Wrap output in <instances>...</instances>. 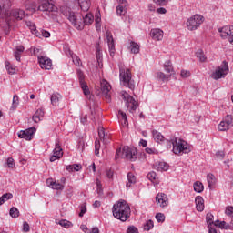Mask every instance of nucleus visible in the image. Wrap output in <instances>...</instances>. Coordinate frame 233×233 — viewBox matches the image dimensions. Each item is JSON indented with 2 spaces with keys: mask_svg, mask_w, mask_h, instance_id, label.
Listing matches in <instances>:
<instances>
[{
  "mask_svg": "<svg viewBox=\"0 0 233 233\" xmlns=\"http://www.w3.org/2000/svg\"><path fill=\"white\" fill-rule=\"evenodd\" d=\"M150 35L153 39H156L157 41H161V39H163V30L152 29L150 32Z\"/></svg>",
  "mask_w": 233,
  "mask_h": 233,
  "instance_id": "nucleus-25",
  "label": "nucleus"
},
{
  "mask_svg": "<svg viewBox=\"0 0 233 233\" xmlns=\"http://www.w3.org/2000/svg\"><path fill=\"white\" fill-rule=\"evenodd\" d=\"M17 106H19V96H17V95H15L13 96V103H12L10 110H13V111L16 110Z\"/></svg>",
  "mask_w": 233,
  "mask_h": 233,
  "instance_id": "nucleus-35",
  "label": "nucleus"
},
{
  "mask_svg": "<svg viewBox=\"0 0 233 233\" xmlns=\"http://www.w3.org/2000/svg\"><path fill=\"white\" fill-rule=\"evenodd\" d=\"M35 115L41 118L43 117V116H45V112L43 111V109H37Z\"/></svg>",
  "mask_w": 233,
  "mask_h": 233,
  "instance_id": "nucleus-61",
  "label": "nucleus"
},
{
  "mask_svg": "<svg viewBox=\"0 0 233 233\" xmlns=\"http://www.w3.org/2000/svg\"><path fill=\"white\" fill-rule=\"evenodd\" d=\"M77 3L82 10V12H88L90 10V0H77Z\"/></svg>",
  "mask_w": 233,
  "mask_h": 233,
  "instance_id": "nucleus-26",
  "label": "nucleus"
},
{
  "mask_svg": "<svg viewBox=\"0 0 233 233\" xmlns=\"http://www.w3.org/2000/svg\"><path fill=\"white\" fill-rule=\"evenodd\" d=\"M153 3H156L160 6H166V5H168V0H153Z\"/></svg>",
  "mask_w": 233,
  "mask_h": 233,
  "instance_id": "nucleus-51",
  "label": "nucleus"
},
{
  "mask_svg": "<svg viewBox=\"0 0 233 233\" xmlns=\"http://www.w3.org/2000/svg\"><path fill=\"white\" fill-rule=\"evenodd\" d=\"M195 203L198 212H203V210H205V200L203 199V197H196Z\"/></svg>",
  "mask_w": 233,
  "mask_h": 233,
  "instance_id": "nucleus-22",
  "label": "nucleus"
},
{
  "mask_svg": "<svg viewBox=\"0 0 233 233\" xmlns=\"http://www.w3.org/2000/svg\"><path fill=\"white\" fill-rule=\"evenodd\" d=\"M51 104L53 105V106H57V105H59V99H61V95L59 94H53L51 96Z\"/></svg>",
  "mask_w": 233,
  "mask_h": 233,
  "instance_id": "nucleus-31",
  "label": "nucleus"
},
{
  "mask_svg": "<svg viewBox=\"0 0 233 233\" xmlns=\"http://www.w3.org/2000/svg\"><path fill=\"white\" fill-rule=\"evenodd\" d=\"M216 156H217V158L218 159H224V157H225V152H223V151H218V152H217L216 153Z\"/></svg>",
  "mask_w": 233,
  "mask_h": 233,
  "instance_id": "nucleus-56",
  "label": "nucleus"
},
{
  "mask_svg": "<svg viewBox=\"0 0 233 233\" xmlns=\"http://www.w3.org/2000/svg\"><path fill=\"white\" fill-rule=\"evenodd\" d=\"M127 233H139V230L135 226H129L127 229Z\"/></svg>",
  "mask_w": 233,
  "mask_h": 233,
  "instance_id": "nucleus-50",
  "label": "nucleus"
},
{
  "mask_svg": "<svg viewBox=\"0 0 233 233\" xmlns=\"http://www.w3.org/2000/svg\"><path fill=\"white\" fill-rule=\"evenodd\" d=\"M172 152L175 154H188L190 152V147H188V144L177 137H173L171 141L167 142V148H172Z\"/></svg>",
  "mask_w": 233,
  "mask_h": 233,
  "instance_id": "nucleus-3",
  "label": "nucleus"
},
{
  "mask_svg": "<svg viewBox=\"0 0 233 233\" xmlns=\"http://www.w3.org/2000/svg\"><path fill=\"white\" fill-rule=\"evenodd\" d=\"M25 10H27L28 12H31L32 14L37 12V3H35V1L32 0H27L25 3Z\"/></svg>",
  "mask_w": 233,
  "mask_h": 233,
  "instance_id": "nucleus-20",
  "label": "nucleus"
},
{
  "mask_svg": "<svg viewBox=\"0 0 233 233\" xmlns=\"http://www.w3.org/2000/svg\"><path fill=\"white\" fill-rule=\"evenodd\" d=\"M205 18L201 15H195L187 21V29L190 31L198 30L201 26Z\"/></svg>",
  "mask_w": 233,
  "mask_h": 233,
  "instance_id": "nucleus-7",
  "label": "nucleus"
},
{
  "mask_svg": "<svg viewBox=\"0 0 233 233\" xmlns=\"http://www.w3.org/2000/svg\"><path fill=\"white\" fill-rule=\"evenodd\" d=\"M152 228H154V221H152V220H147V221L144 224V230H147V232H148V230H152Z\"/></svg>",
  "mask_w": 233,
  "mask_h": 233,
  "instance_id": "nucleus-42",
  "label": "nucleus"
},
{
  "mask_svg": "<svg viewBox=\"0 0 233 233\" xmlns=\"http://www.w3.org/2000/svg\"><path fill=\"white\" fill-rule=\"evenodd\" d=\"M77 76H78V81L80 83V86L84 92V95L86 96V99H89V101H92V99H94V95L90 94V89H88V86L85 83V75L83 74V71L78 70Z\"/></svg>",
  "mask_w": 233,
  "mask_h": 233,
  "instance_id": "nucleus-10",
  "label": "nucleus"
},
{
  "mask_svg": "<svg viewBox=\"0 0 233 233\" xmlns=\"http://www.w3.org/2000/svg\"><path fill=\"white\" fill-rule=\"evenodd\" d=\"M119 77L120 83L123 86L129 88V90H134V88H136V83L134 82V79H132V72H130V69L125 70V68L120 67Z\"/></svg>",
  "mask_w": 233,
  "mask_h": 233,
  "instance_id": "nucleus-6",
  "label": "nucleus"
},
{
  "mask_svg": "<svg viewBox=\"0 0 233 233\" xmlns=\"http://www.w3.org/2000/svg\"><path fill=\"white\" fill-rule=\"evenodd\" d=\"M63 157V148H61V145L59 143L56 144V147L53 150V156L50 157L51 163L56 161V159H61Z\"/></svg>",
  "mask_w": 233,
  "mask_h": 233,
  "instance_id": "nucleus-17",
  "label": "nucleus"
},
{
  "mask_svg": "<svg viewBox=\"0 0 233 233\" xmlns=\"http://www.w3.org/2000/svg\"><path fill=\"white\" fill-rule=\"evenodd\" d=\"M21 54H23V53H19L18 51H15L14 56L15 57L16 61H21Z\"/></svg>",
  "mask_w": 233,
  "mask_h": 233,
  "instance_id": "nucleus-62",
  "label": "nucleus"
},
{
  "mask_svg": "<svg viewBox=\"0 0 233 233\" xmlns=\"http://www.w3.org/2000/svg\"><path fill=\"white\" fill-rule=\"evenodd\" d=\"M164 68L167 74L174 72V67H172V62H170V60L165 62Z\"/></svg>",
  "mask_w": 233,
  "mask_h": 233,
  "instance_id": "nucleus-36",
  "label": "nucleus"
},
{
  "mask_svg": "<svg viewBox=\"0 0 233 233\" xmlns=\"http://www.w3.org/2000/svg\"><path fill=\"white\" fill-rule=\"evenodd\" d=\"M214 226L224 230H233V222H231V224H228L226 221L216 220Z\"/></svg>",
  "mask_w": 233,
  "mask_h": 233,
  "instance_id": "nucleus-21",
  "label": "nucleus"
},
{
  "mask_svg": "<svg viewBox=\"0 0 233 233\" xmlns=\"http://www.w3.org/2000/svg\"><path fill=\"white\" fill-rule=\"evenodd\" d=\"M155 218L157 223H163V221H165V214L163 213H157Z\"/></svg>",
  "mask_w": 233,
  "mask_h": 233,
  "instance_id": "nucleus-45",
  "label": "nucleus"
},
{
  "mask_svg": "<svg viewBox=\"0 0 233 233\" xmlns=\"http://www.w3.org/2000/svg\"><path fill=\"white\" fill-rule=\"evenodd\" d=\"M60 12L67 17V19L72 23L73 26L76 28V30H83L85 28V25L81 23L80 20L77 19V16H76V13L72 12V9L66 5H63L60 7Z\"/></svg>",
  "mask_w": 233,
  "mask_h": 233,
  "instance_id": "nucleus-5",
  "label": "nucleus"
},
{
  "mask_svg": "<svg viewBox=\"0 0 233 233\" xmlns=\"http://www.w3.org/2000/svg\"><path fill=\"white\" fill-rule=\"evenodd\" d=\"M157 79H160V81L167 82L168 79H170V75H165L163 72H159L157 74Z\"/></svg>",
  "mask_w": 233,
  "mask_h": 233,
  "instance_id": "nucleus-38",
  "label": "nucleus"
},
{
  "mask_svg": "<svg viewBox=\"0 0 233 233\" xmlns=\"http://www.w3.org/2000/svg\"><path fill=\"white\" fill-rule=\"evenodd\" d=\"M156 201L159 204L161 208H165V207L168 206V198L165 193H158L156 197Z\"/></svg>",
  "mask_w": 233,
  "mask_h": 233,
  "instance_id": "nucleus-18",
  "label": "nucleus"
},
{
  "mask_svg": "<svg viewBox=\"0 0 233 233\" xmlns=\"http://www.w3.org/2000/svg\"><path fill=\"white\" fill-rule=\"evenodd\" d=\"M122 97L124 101H126V105L127 108H129V112L134 114V112L137 110V102L136 101V98L128 95L126 91L122 92Z\"/></svg>",
  "mask_w": 233,
  "mask_h": 233,
  "instance_id": "nucleus-9",
  "label": "nucleus"
},
{
  "mask_svg": "<svg viewBox=\"0 0 233 233\" xmlns=\"http://www.w3.org/2000/svg\"><path fill=\"white\" fill-rule=\"evenodd\" d=\"M72 59H73V63H74V65H76V66H81V59L79 58V56H72Z\"/></svg>",
  "mask_w": 233,
  "mask_h": 233,
  "instance_id": "nucleus-48",
  "label": "nucleus"
},
{
  "mask_svg": "<svg viewBox=\"0 0 233 233\" xmlns=\"http://www.w3.org/2000/svg\"><path fill=\"white\" fill-rule=\"evenodd\" d=\"M100 90L103 96H105L106 99H110V90H112V86L108 81L104 79L100 82Z\"/></svg>",
  "mask_w": 233,
  "mask_h": 233,
  "instance_id": "nucleus-14",
  "label": "nucleus"
},
{
  "mask_svg": "<svg viewBox=\"0 0 233 233\" xmlns=\"http://www.w3.org/2000/svg\"><path fill=\"white\" fill-rule=\"evenodd\" d=\"M194 190L195 192H198V194H201L204 190L203 183L197 181L194 183Z\"/></svg>",
  "mask_w": 233,
  "mask_h": 233,
  "instance_id": "nucleus-33",
  "label": "nucleus"
},
{
  "mask_svg": "<svg viewBox=\"0 0 233 233\" xmlns=\"http://www.w3.org/2000/svg\"><path fill=\"white\" fill-rule=\"evenodd\" d=\"M227 72H228V62L223 61L222 65L216 69L211 77L218 81V79L225 77V76H227Z\"/></svg>",
  "mask_w": 233,
  "mask_h": 233,
  "instance_id": "nucleus-11",
  "label": "nucleus"
},
{
  "mask_svg": "<svg viewBox=\"0 0 233 233\" xmlns=\"http://www.w3.org/2000/svg\"><path fill=\"white\" fill-rule=\"evenodd\" d=\"M231 127H233L232 115H227L218 124V128L220 132H227V130H230Z\"/></svg>",
  "mask_w": 233,
  "mask_h": 233,
  "instance_id": "nucleus-12",
  "label": "nucleus"
},
{
  "mask_svg": "<svg viewBox=\"0 0 233 233\" xmlns=\"http://www.w3.org/2000/svg\"><path fill=\"white\" fill-rule=\"evenodd\" d=\"M180 74L182 77H190V71L182 70Z\"/></svg>",
  "mask_w": 233,
  "mask_h": 233,
  "instance_id": "nucleus-60",
  "label": "nucleus"
},
{
  "mask_svg": "<svg viewBox=\"0 0 233 233\" xmlns=\"http://www.w3.org/2000/svg\"><path fill=\"white\" fill-rule=\"evenodd\" d=\"M23 230L24 232H30V225L28 224V222H24Z\"/></svg>",
  "mask_w": 233,
  "mask_h": 233,
  "instance_id": "nucleus-55",
  "label": "nucleus"
},
{
  "mask_svg": "<svg viewBox=\"0 0 233 233\" xmlns=\"http://www.w3.org/2000/svg\"><path fill=\"white\" fill-rule=\"evenodd\" d=\"M46 185L51 187V188L54 190H63V188H65V186H63L61 183L54 181L52 178L46 180Z\"/></svg>",
  "mask_w": 233,
  "mask_h": 233,
  "instance_id": "nucleus-24",
  "label": "nucleus"
},
{
  "mask_svg": "<svg viewBox=\"0 0 233 233\" xmlns=\"http://www.w3.org/2000/svg\"><path fill=\"white\" fill-rule=\"evenodd\" d=\"M37 10L40 12H58L59 9L54 3L49 2L48 0H38Z\"/></svg>",
  "mask_w": 233,
  "mask_h": 233,
  "instance_id": "nucleus-8",
  "label": "nucleus"
},
{
  "mask_svg": "<svg viewBox=\"0 0 233 233\" xmlns=\"http://www.w3.org/2000/svg\"><path fill=\"white\" fill-rule=\"evenodd\" d=\"M25 15L26 14L23 9L15 8L10 11V8H7L6 16L0 17V19H4L5 22V25L3 27L5 35H8L10 34V26H12V21H23Z\"/></svg>",
  "mask_w": 233,
  "mask_h": 233,
  "instance_id": "nucleus-1",
  "label": "nucleus"
},
{
  "mask_svg": "<svg viewBox=\"0 0 233 233\" xmlns=\"http://www.w3.org/2000/svg\"><path fill=\"white\" fill-rule=\"evenodd\" d=\"M128 183L126 184L127 188H130L136 183V176L132 172L127 173Z\"/></svg>",
  "mask_w": 233,
  "mask_h": 233,
  "instance_id": "nucleus-29",
  "label": "nucleus"
},
{
  "mask_svg": "<svg viewBox=\"0 0 233 233\" xmlns=\"http://www.w3.org/2000/svg\"><path fill=\"white\" fill-rule=\"evenodd\" d=\"M16 52H19L20 54H23L25 52V46H16Z\"/></svg>",
  "mask_w": 233,
  "mask_h": 233,
  "instance_id": "nucleus-63",
  "label": "nucleus"
},
{
  "mask_svg": "<svg viewBox=\"0 0 233 233\" xmlns=\"http://www.w3.org/2000/svg\"><path fill=\"white\" fill-rule=\"evenodd\" d=\"M153 168L158 172H167L168 170V164L167 162H157L153 165Z\"/></svg>",
  "mask_w": 233,
  "mask_h": 233,
  "instance_id": "nucleus-23",
  "label": "nucleus"
},
{
  "mask_svg": "<svg viewBox=\"0 0 233 233\" xmlns=\"http://www.w3.org/2000/svg\"><path fill=\"white\" fill-rule=\"evenodd\" d=\"M207 181L209 190H212V188H214V185H216V177L212 174H208Z\"/></svg>",
  "mask_w": 233,
  "mask_h": 233,
  "instance_id": "nucleus-28",
  "label": "nucleus"
},
{
  "mask_svg": "<svg viewBox=\"0 0 233 233\" xmlns=\"http://www.w3.org/2000/svg\"><path fill=\"white\" fill-rule=\"evenodd\" d=\"M9 215L15 219V218H19V209H17L15 207L11 208L9 210Z\"/></svg>",
  "mask_w": 233,
  "mask_h": 233,
  "instance_id": "nucleus-37",
  "label": "nucleus"
},
{
  "mask_svg": "<svg viewBox=\"0 0 233 233\" xmlns=\"http://www.w3.org/2000/svg\"><path fill=\"white\" fill-rule=\"evenodd\" d=\"M84 25H92L94 23V15L90 13H87L85 16H83Z\"/></svg>",
  "mask_w": 233,
  "mask_h": 233,
  "instance_id": "nucleus-30",
  "label": "nucleus"
},
{
  "mask_svg": "<svg viewBox=\"0 0 233 233\" xmlns=\"http://www.w3.org/2000/svg\"><path fill=\"white\" fill-rule=\"evenodd\" d=\"M98 136H99L100 139L103 141V143H106V138H105V129L104 128L98 129Z\"/></svg>",
  "mask_w": 233,
  "mask_h": 233,
  "instance_id": "nucleus-46",
  "label": "nucleus"
},
{
  "mask_svg": "<svg viewBox=\"0 0 233 233\" xmlns=\"http://www.w3.org/2000/svg\"><path fill=\"white\" fill-rule=\"evenodd\" d=\"M206 221L208 227H212V225L216 223V221H214V215H212V213H208L206 216Z\"/></svg>",
  "mask_w": 233,
  "mask_h": 233,
  "instance_id": "nucleus-39",
  "label": "nucleus"
},
{
  "mask_svg": "<svg viewBox=\"0 0 233 233\" xmlns=\"http://www.w3.org/2000/svg\"><path fill=\"white\" fill-rule=\"evenodd\" d=\"M58 225H60L61 227H63L64 228H70V227H73L72 222L68 221V220H60L58 222Z\"/></svg>",
  "mask_w": 233,
  "mask_h": 233,
  "instance_id": "nucleus-41",
  "label": "nucleus"
},
{
  "mask_svg": "<svg viewBox=\"0 0 233 233\" xmlns=\"http://www.w3.org/2000/svg\"><path fill=\"white\" fill-rule=\"evenodd\" d=\"M225 212H226L227 216H230L232 218V216H233V207L232 206L227 207Z\"/></svg>",
  "mask_w": 233,
  "mask_h": 233,
  "instance_id": "nucleus-54",
  "label": "nucleus"
},
{
  "mask_svg": "<svg viewBox=\"0 0 233 233\" xmlns=\"http://www.w3.org/2000/svg\"><path fill=\"white\" fill-rule=\"evenodd\" d=\"M38 63L44 70H50L52 68V60L47 56H38Z\"/></svg>",
  "mask_w": 233,
  "mask_h": 233,
  "instance_id": "nucleus-16",
  "label": "nucleus"
},
{
  "mask_svg": "<svg viewBox=\"0 0 233 233\" xmlns=\"http://www.w3.org/2000/svg\"><path fill=\"white\" fill-rule=\"evenodd\" d=\"M2 200L4 201V203H6V201L12 199L14 198V195H12V193H5L4 195H2Z\"/></svg>",
  "mask_w": 233,
  "mask_h": 233,
  "instance_id": "nucleus-44",
  "label": "nucleus"
},
{
  "mask_svg": "<svg viewBox=\"0 0 233 233\" xmlns=\"http://www.w3.org/2000/svg\"><path fill=\"white\" fill-rule=\"evenodd\" d=\"M106 41L109 48V53L111 57H114V54H116V46L114 44V36H112V33L110 31L106 32Z\"/></svg>",
  "mask_w": 233,
  "mask_h": 233,
  "instance_id": "nucleus-15",
  "label": "nucleus"
},
{
  "mask_svg": "<svg viewBox=\"0 0 233 233\" xmlns=\"http://www.w3.org/2000/svg\"><path fill=\"white\" fill-rule=\"evenodd\" d=\"M35 35H36V37H40L42 35V37L48 38V37H50V32H48L46 30H41V33L35 32Z\"/></svg>",
  "mask_w": 233,
  "mask_h": 233,
  "instance_id": "nucleus-43",
  "label": "nucleus"
},
{
  "mask_svg": "<svg viewBox=\"0 0 233 233\" xmlns=\"http://www.w3.org/2000/svg\"><path fill=\"white\" fill-rule=\"evenodd\" d=\"M26 26H28V28H30L31 32H35V24L32 23L31 21H27L25 22Z\"/></svg>",
  "mask_w": 233,
  "mask_h": 233,
  "instance_id": "nucleus-49",
  "label": "nucleus"
},
{
  "mask_svg": "<svg viewBox=\"0 0 233 233\" xmlns=\"http://www.w3.org/2000/svg\"><path fill=\"white\" fill-rule=\"evenodd\" d=\"M33 121H34L35 123H39V121H41V118H40V116H38L37 115L34 114V115H33Z\"/></svg>",
  "mask_w": 233,
  "mask_h": 233,
  "instance_id": "nucleus-64",
  "label": "nucleus"
},
{
  "mask_svg": "<svg viewBox=\"0 0 233 233\" xmlns=\"http://www.w3.org/2000/svg\"><path fill=\"white\" fill-rule=\"evenodd\" d=\"M125 10V5H119L117 7H116V14L117 15H123V11Z\"/></svg>",
  "mask_w": 233,
  "mask_h": 233,
  "instance_id": "nucleus-53",
  "label": "nucleus"
},
{
  "mask_svg": "<svg viewBox=\"0 0 233 233\" xmlns=\"http://www.w3.org/2000/svg\"><path fill=\"white\" fill-rule=\"evenodd\" d=\"M73 168L75 172H79V170H81L83 167L81 166V164H73Z\"/></svg>",
  "mask_w": 233,
  "mask_h": 233,
  "instance_id": "nucleus-58",
  "label": "nucleus"
},
{
  "mask_svg": "<svg viewBox=\"0 0 233 233\" xmlns=\"http://www.w3.org/2000/svg\"><path fill=\"white\" fill-rule=\"evenodd\" d=\"M7 166L9 168H14V158L12 157L7 158Z\"/></svg>",
  "mask_w": 233,
  "mask_h": 233,
  "instance_id": "nucleus-59",
  "label": "nucleus"
},
{
  "mask_svg": "<svg viewBox=\"0 0 233 233\" xmlns=\"http://www.w3.org/2000/svg\"><path fill=\"white\" fill-rule=\"evenodd\" d=\"M118 114L121 116L122 119H124V125H127L128 123V118L127 117V113L123 111H118Z\"/></svg>",
  "mask_w": 233,
  "mask_h": 233,
  "instance_id": "nucleus-52",
  "label": "nucleus"
},
{
  "mask_svg": "<svg viewBox=\"0 0 233 233\" xmlns=\"http://www.w3.org/2000/svg\"><path fill=\"white\" fill-rule=\"evenodd\" d=\"M12 6L10 0H0V17H6V9Z\"/></svg>",
  "mask_w": 233,
  "mask_h": 233,
  "instance_id": "nucleus-19",
  "label": "nucleus"
},
{
  "mask_svg": "<svg viewBox=\"0 0 233 233\" xmlns=\"http://www.w3.org/2000/svg\"><path fill=\"white\" fill-rule=\"evenodd\" d=\"M152 137L157 143H161L165 141V137L163 136V134L156 129L152 131Z\"/></svg>",
  "mask_w": 233,
  "mask_h": 233,
  "instance_id": "nucleus-27",
  "label": "nucleus"
},
{
  "mask_svg": "<svg viewBox=\"0 0 233 233\" xmlns=\"http://www.w3.org/2000/svg\"><path fill=\"white\" fill-rule=\"evenodd\" d=\"M35 132H36L35 127L22 130L18 133V137L20 139H25L26 141H32V137Z\"/></svg>",
  "mask_w": 233,
  "mask_h": 233,
  "instance_id": "nucleus-13",
  "label": "nucleus"
},
{
  "mask_svg": "<svg viewBox=\"0 0 233 233\" xmlns=\"http://www.w3.org/2000/svg\"><path fill=\"white\" fill-rule=\"evenodd\" d=\"M124 157L128 159V161H136L137 159V149L134 147L125 146L123 149H116L115 159H119V157Z\"/></svg>",
  "mask_w": 233,
  "mask_h": 233,
  "instance_id": "nucleus-4",
  "label": "nucleus"
},
{
  "mask_svg": "<svg viewBox=\"0 0 233 233\" xmlns=\"http://www.w3.org/2000/svg\"><path fill=\"white\" fill-rule=\"evenodd\" d=\"M85 214H86V206H82L80 213H79V218H83V216H85Z\"/></svg>",
  "mask_w": 233,
  "mask_h": 233,
  "instance_id": "nucleus-57",
  "label": "nucleus"
},
{
  "mask_svg": "<svg viewBox=\"0 0 233 233\" xmlns=\"http://www.w3.org/2000/svg\"><path fill=\"white\" fill-rule=\"evenodd\" d=\"M113 216L120 221H127L130 218V206L126 201H118L113 206Z\"/></svg>",
  "mask_w": 233,
  "mask_h": 233,
  "instance_id": "nucleus-2",
  "label": "nucleus"
},
{
  "mask_svg": "<svg viewBox=\"0 0 233 233\" xmlns=\"http://www.w3.org/2000/svg\"><path fill=\"white\" fill-rule=\"evenodd\" d=\"M157 176L156 172L151 171L147 175V178L149 179V181H156Z\"/></svg>",
  "mask_w": 233,
  "mask_h": 233,
  "instance_id": "nucleus-47",
  "label": "nucleus"
},
{
  "mask_svg": "<svg viewBox=\"0 0 233 233\" xmlns=\"http://www.w3.org/2000/svg\"><path fill=\"white\" fill-rule=\"evenodd\" d=\"M196 56L198 57V61L201 63H205L207 61V56H205V54L203 53V50L198 49L196 53Z\"/></svg>",
  "mask_w": 233,
  "mask_h": 233,
  "instance_id": "nucleus-34",
  "label": "nucleus"
},
{
  "mask_svg": "<svg viewBox=\"0 0 233 233\" xmlns=\"http://www.w3.org/2000/svg\"><path fill=\"white\" fill-rule=\"evenodd\" d=\"M130 48H131V53L132 54H139V45L136 42H131L130 43Z\"/></svg>",
  "mask_w": 233,
  "mask_h": 233,
  "instance_id": "nucleus-40",
  "label": "nucleus"
},
{
  "mask_svg": "<svg viewBox=\"0 0 233 233\" xmlns=\"http://www.w3.org/2000/svg\"><path fill=\"white\" fill-rule=\"evenodd\" d=\"M5 66L8 74H10L11 76H14V74H15V66L11 65L10 62L5 61Z\"/></svg>",
  "mask_w": 233,
  "mask_h": 233,
  "instance_id": "nucleus-32",
  "label": "nucleus"
}]
</instances>
